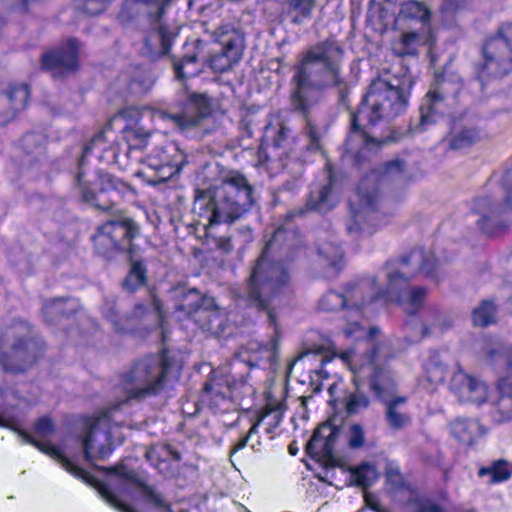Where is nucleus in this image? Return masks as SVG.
Returning a JSON list of instances; mask_svg holds the SVG:
<instances>
[{
	"label": "nucleus",
	"instance_id": "ea45409f",
	"mask_svg": "<svg viewBox=\"0 0 512 512\" xmlns=\"http://www.w3.org/2000/svg\"><path fill=\"white\" fill-rule=\"evenodd\" d=\"M314 5L315 0H288L289 11L295 14L293 21L296 23L310 18Z\"/></svg>",
	"mask_w": 512,
	"mask_h": 512
},
{
	"label": "nucleus",
	"instance_id": "39448f33",
	"mask_svg": "<svg viewBox=\"0 0 512 512\" xmlns=\"http://www.w3.org/2000/svg\"><path fill=\"white\" fill-rule=\"evenodd\" d=\"M412 79L408 75L402 78L384 75L374 79L364 96L357 114L352 115L351 133L347 140V149L351 152V143L360 141L365 146L375 142L361 127L360 122L367 120L375 124L379 120H389L403 113L408 105Z\"/></svg>",
	"mask_w": 512,
	"mask_h": 512
},
{
	"label": "nucleus",
	"instance_id": "f8f14e48",
	"mask_svg": "<svg viewBox=\"0 0 512 512\" xmlns=\"http://www.w3.org/2000/svg\"><path fill=\"white\" fill-rule=\"evenodd\" d=\"M184 154L178 145L169 142L163 147H156L143 161L144 167L138 172L150 185L166 182L178 173L183 165Z\"/></svg>",
	"mask_w": 512,
	"mask_h": 512
},
{
	"label": "nucleus",
	"instance_id": "7ed1b4c3",
	"mask_svg": "<svg viewBox=\"0 0 512 512\" xmlns=\"http://www.w3.org/2000/svg\"><path fill=\"white\" fill-rule=\"evenodd\" d=\"M295 241L294 231L282 227L274 231L252 267L240 298L246 300L250 306L268 309L274 299L289 289L290 273L281 258L290 251Z\"/></svg>",
	"mask_w": 512,
	"mask_h": 512
},
{
	"label": "nucleus",
	"instance_id": "c85d7f7f",
	"mask_svg": "<svg viewBox=\"0 0 512 512\" xmlns=\"http://www.w3.org/2000/svg\"><path fill=\"white\" fill-rule=\"evenodd\" d=\"M6 98L10 105V111L7 115L0 114V125H5L12 120L16 113L22 111L29 99V90L26 85L11 86L6 92Z\"/></svg>",
	"mask_w": 512,
	"mask_h": 512
},
{
	"label": "nucleus",
	"instance_id": "f704fd0d",
	"mask_svg": "<svg viewBox=\"0 0 512 512\" xmlns=\"http://www.w3.org/2000/svg\"><path fill=\"white\" fill-rule=\"evenodd\" d=\"M288 137V129L283 125L268 124L265 127L261 149H278Z\"/></svg>",
	"mask_w": 512,
	"mask_h": 512
},
{
	"label": "nucleus",
	"instance_id": "774afa93",
	"mask_svg": "<svg viewBox=\"0 0 512 512\" xmlns=\"http://www.w3.org/2000/svg\"><path fill=\"white\" fill-rule=\"evenodd\" d=\"M290 454L295 455V449L290 448Z\"/></svg>",
	"mask_w": 512,
	"mask_h": 512
},
{
	"label": "nucleus",
	"instance_id": "a18cd8bd",
	"mask_svg": "<svg viewBox=\"0 0 512 512\" xmlns=\"http://www.w3.org/2000/svg\"><path fill=\"white\" fill-rule=\"evenodd\" d=\"M98 491L101 495V497L109 504L111 505L112 507H114L115 509L119 510L120 512H136L132 507H130L129 505L121 502L118 497L116 496V494L111 491V489H109L108 487H106L105 485H101L99 488H98Z\"/></svg>",
	"mask_w": 512,
	"mask_h": 512
},
{
	"label": "nucleus",
	"instance_id": "a19ab883",
	"mask_svg": "<svg viewBox=\"0 0 512 512\" xmlns=\"http://www.w3.org/2000/svg\"><path fill=\"white\" fill-rule=\"evenodd\" d=\"M369 398L366 394L356 391L344 398L345 409L348 414H356L369 406Z\"/></svg>",
	"mask_w": 512,
	"mask_h": 512
},
{
	"label": "nucleus",
	"instance_id": "c9c22d12",
	"mask_svg": "<svg viewBox=\"0 0 512 512\" xmlns=\"http://www.w3.org/2000/svg\"><path fill=\"white\" fill-rule=\"evenodd\" d=\"M496 307L489 301L484 300L473 310V323L477 326H487L495 321Z\"/></svg>",
	"mask_w": 512,
	"mask_h": 512
},
{
	"label": "nucleus",
	"instance_id": "de8ad7c7",
	"mask_svg": "<svg viewBox=\"0 0 512 512\" xmlns=\"http://www.w3.org/2000/svg\"><path fill=\"white\" fill-rule=\"evenodd\" d=\"M171 450L167 446H152L146 452L147 460L156 468L170 456Z\"/></svg>",
	"mask_w": 512,
	"mask_h": 512
},
{
	"label": "nucleus",
	"instance_id": "f03ea898",
	"mask_svg": "<svg viewBox=\"0 0 512 512\" xmlns=\"http://www.w3.org/2000/svg\"><path fill=\"white\" fill-rule=\"evenodd\" d=\"M366 348H373L369 355H362L354 350L340 353L333 350L331 355H324L322 349L315 352L305 351L295 359V362L311 361L315 358L324 365L338 357L351 371L352 381L357 389L365 380L369 381L371 391L385 405V420L388 427L393 431L403 430L410 425L411 415L407 410V396L397 394L395 375L386 366V360L394 355L392 348L386 342L375 347L368 342Z\"/></svg>",
	"mask_w": 512,
	"mask_h": 512
},
{
	"label": "nucleus",
	"instance_id": "09e8293b",
	"mask_svg": "<svg viewBox=\"0 0 512 512\" xmlns=\"http://www.w3.org/2000/svg\"><path fill=\"white\" fill-rule=\"evenodd\" d=\"M446 374V368L441 364H427L425 366L426 380L432 385L442 383L446 378Z\"/></svg>",
	"mask_w": 512,
	"mask_h": 512
},
{
	"label": "nucleus",
	"instance_id": "bf43d9fd",
	"mask_svg": "<svg viewBox=\"0 0 512 512\" xmlns=\"http://www.w3.org/2000/svg\"><path fill=\"white\" fill-rule=\"evenodd\" d=\"M152 305H153L154 310L157 312L160 320L162 321L163 315H162V311H161L162 306H161L160 300L157 299L156 297H153Z\"/></svg>",
	"mask_w": 512,
	"mask_h": 512
},
{
	"label": "nucleus",
	"instance_id": "5701e85b",
	"mask_svg": "<svg viewBox=\"0 0 512 512\" xmlns=\"http://www.w3.org/2000/svg\"><path fill=\"white\" fill-rule=\"evenodd\" d=\"M452 389L462 402L481 404L488 398L487 385L463 372H458L453 376Z\"/></svg>",
	"mask_w": 512,
	"mask_h": 512
},
{
	"label": "nucleus",
	"instance_id": "7c9ffc66",
	"mask_svg": "<svg viewBox=\"0 0 512 512\" xmlns=\"http://www.w3.org/2000/svg\"><path fill=\"white\" fill-rule=\"evenodd\" d=\"M452 434L462 443L472 444L480 434V425L475 420L458 419L451 424Z\"/></svg>",
	"mask_w": 512,
	"mask_h": 512
},
{
	"label": "nucleus",
	"instance_id": "e433bc0d",
	"mask_svg": "<svg viewBox=\"0 0 512 512\" xmlns=\"http://www.w3.org/2000/svg\"><path fill=\"white\" fill-rule=\"evenodd\" d=\"M351 476L355 485L366 488L377 479V472L373 465L363 463L353 469Z\"/></svg>",
	"mask_w": 512,
	"mask_h": 512
},
{
	"label": "nucleus",
	"instance_id": "69168bd1",
	"mask_svg": "<svg viewBox=\"0 0 512 512\" xmlns=\"http://www.w3.org/2000/svg\"><path fill=\"white\" fill-rule=\"evenodd\" d=\"M440 315L438 312H435V321H433L432 325H436L438 323V319H439Z\"/></svg>",
	"mask_w": 512,
	"mask_h": 512
},
{
	"label": "nucleus",
	"instance_id": "4d7b16f0",
	"mask_svg": "<svg viewBox=\"0 0 512 512\" xmlns=\"http://www.w3.org/2000/svg\"><path fill=\"white\" fill-rule=\"evenodd\" d=\"M13 2V9L19 12L27 11L28 6L36 0H10Z\"/></svg>",
	"mask_w": 512,
	"mask_h": 512
},
{
	"label": "nucleus",
	"instance_id": "a878e982",
	"mask_svg": "<svg viewBox=\"0 0 512 512\" xmlns=\"http://www.w3.org/2000/svg\"><path fill=\"white\" fill-rule=\"evenodd\" d=\"M432 41L433 36L430 29L423 28L421 32L403 33L393 49L400 56L416 55L420 46L431 45Z\"/></svg>",
	"mask_w": 512,
	"mask_h": 512
},
{
	"label": "nucleus",
	"instance_id": "cd10ccee",
	"mask_svg": "<svg viewBox=\"0 0 512 512\" xmlns=\"http://www.w3.org/2000/svg\"><path fill=\"white\" fill-rule=\"evenodd\" d=\"M496 361L507 366V375L498 381V390L501 393V408H508L512 404V349H503L496 353Z\"/></svg>",
	"mask_w": 512,
	"mask_h": 512
},
{
	"label": "nucleus",
	"instance_id": "6e6552de",
	"mask_svg": "<svg viewBox=\"0 0 512 512\" xmlns=\"http://www.w3.org/2000/svg\"><path fill=\"white\" fill-rule=\"evenodd\" d=\"M180 367L166 352L148 356L136 363L127 376L124 390L125 401L143 399L158 394L171 375H179Z\"/></svg>",
	"mask_w": 512,
	"mask_h": 512
},
{
	"label": "nucleus",
	"instance_id": "9b49d317",
	"mask_svg": "<svg viewBox=\"0 0 512 512\" xmlns=\"http://www.w3.org/2000/svg\"><path fill=\"white\" fill-rule=\"evenodd\" d=\"M483 58L481 79L502 77L512 71V24L502 26L498 35L486 41Z\"/></svg>",
	"mask_w": 512,
	"mask_h": 512
},
{
	"label": "nucleus",
	"instance_id": "2f4dec72",
	"mask_svg": "<svg viewBox=\"0 0 512 512\" xmlns=\"http://www.w3.org/2000/svg\"><path fill=\"white\" fill-rule=\"evenodd\" d=\"M154 83V76L151 71L143 67H135L130 72L128 89L131 93L141 94L147 92Z\"/></svg>",
	"mask_w": 512,
	"mask_h": 512
},
{
	"label": "nucleus",
	"instance_id": "4468645a",
	"mask_svg": "<svg viewBox=\"0 0 512 512\" xmlns=\"http://www.w3.org/2000/svg\"><path fill=\"white\" fill-rule=\"evenodd\" d=\"M177 296H181L177 306L179 311L188 316H194L195 321L200 322V327L208 331H216L222 323V316L212 297L203 296L196 289L180 290Z\"/></svg>",
	"mask_w": 512,
	"mask_h": 512
},
{
	"label": "nucleus",
	"instance_id": "c03bdc74",
	"mask_svg": "<svg viewBox=\"0 0 512 512\" xmlns=\"http://www.w3.org/2000/svg\"><path fill=\"white\" fill-rule=\"evenodd\" d=\"M113 0H77V8L89 15H98L105 11Z\"/></svg>",
	"mask_w": 512,
	"mask_h": 512
},
{
	"label": "nucleus",
	"instance_id": "b1692460",
	"mask_svg": "<svg viewBox=\"0 0 512 512\" xmlns=\"http://www.w3.org/2000/svg\"><path fill=\"white\" fill-rule=\"evenodd\" d=\"M78 50V42L75 39H69L63 47L44 54L42 65L46 69L55 71H73L78 66Z\"/></svg>",
	"mask_w": 512,
	"mask_h": 512
},
{
	"label": "nucleus",
	"instance_id": "6ab92c4d",
	"mask_svg": "<svg viewBox=\"0 0 512 512\" xmlns=\"http://www.w3.org/2000/svg\"><path fill=\"white\" fill-rule=\"evenodd\" d=\"M115 477L117 491L121 494H131L134 491L139 492L155 508L162 512H171L169 504L158 494L151 486L145 484L137 474L124 466L110 468Z\"/></svg>",
	"mask_w": 512,
	"mask_h": 512
},
{
	"label": "nucleus",
	"instance_id": "c756f323",
	"mask_svg": "<svg viewBox=\"0 0 512 512\" xmlns=\"http://www.w3.org/2000/svg\"><path fill=\"white\" fill-rule=\"evenodd\" d=\"M398 18L401 20H416L423 24V28H427L430 21V11L421 2L407 1L400 5Z\"/></svg>",
	"mask_w": 512,
	"mask_h": 512
},
{
	"label": "nucleus",
	"instance_id": "bb28decb",
	"mask_svg": "<svg viewBox=\"0 0 512 512\" xmlns=\"http://www.w3.org/2000/svg\"><path fill=\"white\" fill-rule=\"evenodd\" d=\"M338 433V429L332 424H321L313 433L311 440L308 442L307 449L330 456L333 452Z\"/></svg>",
	"mask_w": 512,
	"mask_h": 512
},
{
	"label": "nucleus",
	"instance_id": "f257e3e1",
	"mask_svg": "<svg viewBox=\"0 0 512 512\" xmlns=\"http://www.w3.org/2000/svg\"><path fill=\"white\" fill-rule=\"evenodd\" d=\"M435 266L434 255H426L423 250L415 249L406 258L386 267L385 287L380 286L375 278L364 279L349 286L345 294L335 291L327 292L321 298L319 307L323 311L346 308L347 326L344 328V334L347 338L372 337L378 330L370 328L368 333L359 322L365 305L377 299L396 302L402 305L408 314H415L424 303L426 290L422 287L409 288V281L418 270L431 275Z\"/></svg>",
	"mask_w": 512,
	"mask_h": 512
},
{
	"label": "nucleus",
	"instance_id": "72a5a7b5",
	"mask_svg": "<svg viewBox=\"0 0 512 512\" xmlns=\"http://www.w3.org/2000/svg\"><path fill=\"white\" fill-rule=\"evenodd\" d=\"M76 305L77 303L74 299H52L44 304V317L48 322H50L54 316L70 314Z\"/></svg>",
	"mask_w": 512,
	"mask_h": 512
},
{
	"label": "nucleus",
	"instance_id": "393cba45",
	"mask_svg": "<svg viewBox=\"0 0 512 512\" xmlns=\"http://www.w3.org/2000/svg\"><path fill=\"white\" fill-rule=\"evenodd\" d=\"M333 185L334 180L329 172L327 183L311 191L307 206L321 213L331 210L337 202V195L333 191Z\"/></svg>",
	"mask_w": 512,
	"mask_h": 512
},
{
	"label": "nucleus",
	"instance_id": "3c124183",
	"mask_svg": "<svg viewBox=\"0 0 512 512\" xmlns=\"http://www.w3.org/2000/svg\"><path fill=\"white\" fill-rule=\"evenodd\" d=\"M365 442V432L361 425L353 424L349 430V446L352 448H360Z\"/></svg>",
	"mask_w": 512,
	"mask_h": 512
},
{
	"label": "nucleus",
	"instance_id": "20e7f679",
	"mask_svg": "<svg viewBox=\"0 0 512 512\" xmlns=\"http://www.w3.org/2000/svg\"><path fill=\"white\" fill-rule=\"evenodd\" d=\"M342 61L343 50L334 39L319 42L302 54L293 76L292 98L297 109L306 110L319 90L343 84Z\"/></svg>",
	"mask_w": 512,
	"mask_h": 512
},
{
	"label": "nucleus",
	"instance_id": "6e6d98bb",
	"mask_svg": "<svg viewBox=\"0 0 512 512\" xmlns=\"http://www.w3.org/2000/svg\"><path fill=\"white\" fill-rule=\"evenodd\" d=\"M416 512H447L443 506L432 500L421 502Z\"/></svg>",
	"mask_w": 512,
	"mask_h": 512
},
{
	"label": "nucleus",
	"instance_id": "1a4fd4ad",
	"mask_svg": "<svg viewBox=\"0 0 512 512\" xmlns=\"http://www.w3.org/2000/svg\"><path fill=\"white\" fill-rule=\"evenodd\" d=\"M168 0H125L119 13L122 22H127L140 14L152 19V27L144 37L143 53L151 58L169 52L173 35L161 21V15Z\"/></svg>",
	"mask_w": 512,
	"mask_h": 512
},
{
	"label": "nucleus",
	"instance_id": "ddd939ff",
	"mask_svg": "<svg viewBox=\"0 0 512 512\" xmlns=\"http://www.w3.org/2000/svg\"><path fill=\"white\" fill-rule=\"evenodd\" d=\"M462 89L458 77L455 80L443 79L435 89L426 94L420 106V123L417 129L421 132L435 123L440 115H444L456 104V96Z\"/></svg>",
	"mask_w": 512,
	"mask_h": 512
},
{
	"label": "nucleus",
	"instance_id": "603ef678",
	"mask_svg": "<svg viewBox=\"0 0 512 512\" xmlns=\"http://www.w3.org/2000/svg\"><path fill=\"white\" fill-rule=\"evenodd\" d=\"M196 62V57L186 56L180 63H174V70L176 77L178 79H183L186 75H194L196 73V69L185 72V68H187L190 64H194Z\"/></svg>",
	"mask_w": 512,
	"mask_h": 512
},
{
	"label": "nucleus",
	"instance_id": "49530a36",
	"mask_svg": "<svg viewBox=\"0 0 512 512\" xmlns=\"http://www.w3.org/2000/svg\"><path fill=\"white\" fill-rule=\"evenodd\" d=\"M485 474H491L492 482H502L510 477V471L505 462H497L491 468L480 469L479 475L483 476Z\"/></svg>",
	"mask_w": 512,
	"mask_h": 512
},
{
	"label": "nucleus",
	"instance_id": "412c9836",
	"mask_svg": "<svg viewBox=\"0 0 512 512\" xmlns=\"http://www.w3.org/2000/svg\"><path fill=\"white\" fill-rule=\"evenodd\" d=\"M239 398L236 387L232 386L228 380H212L206 383L202 395V400L215 413L235 410Z\"/></svg>",
	"mask_w": 512,
	"mask_h": 512
},
{
	"label": "nucleus",
	"instance_id": "aec40b11",
	"mask_svg": "<svg viewBox=\"0 0 512 512\" xmlns=\"http://www.w3.org/2000/svg\"><path fill=\"white\" fill-rule=\"evenodd\" d=\"M376 174L373 172L369 177L364 179L357 192L350 200V211L353 216V224L347 225V230L350 234L365 231L366 228L361 225L362 220H373L376 216L374 211L376 191L374 188H369V184L376 178Z\"/></svg>",
	"mask_w": 512,
	"mask_h": 512
},
{
	"label": "nucleus",
	"instance_id": "58836bf2",
	"mask_svg": "<svg viewBox=\"0 0 512 512\" xmlns=\"http://www.w3.org/2000/svg\"><path fill=\"white\" fill-rule=\"evenodd\" d=\"M482 137L483 134L476 128H464L453 137L451 147L454 149L466 148L478 142Z\"/></svg>",
	"mask_w": 512,
	"mask_h": 512
},
{
	"label": "nucleus",
	"instance_id": "680f3d73",
	"mask_svg": "<svg viewBox=\"0 0 512 512\" xmlns=\"http://www.w3.org/2000/svg\"><path fill=\"white\" fill-rule=\"evenodd\" d=\"M428 334V328L426 325H423L421 327V332L419 335L415 336V339L414 340H420L421 338H423L425 335Z\"/></svg>",
	"mask_w": 512,
	"mask_h": 512
},
{
	"label": "nucleus",
	"instance_id": "dca6fc26",
	"mask_svg": "<svg viewBox=\"0 0 512 512\" xmlns=\"http://www.w3.org/2000/svg\"><path fill=\"white\" fill-rule=\"evenodd\" d=\"M212 37L221 45V51L212 55L210 66L216 72H224L238 63L244 51L243 34L226 23L212 31Z\"/></svg>",
	"mask_w": 512,
	"mask_h": 512
},
{
	"label": "nucleus",
	"instance_id": "423d86ee",
	"mask_svg": "<svg viewBox=\"0 0 512 512\" xmlns=\"http://www.w3.org/2000/svg\"><path fill=\"white\" fill-rule=\"evenodd\" d=\"M120 146V144L115 143L114 132L110 127H106L96 134L90 143L84 147L83 155L79 162V172L76 179L82 199L101 210L112 209L121 198L133 191L125 182L114 178L110 174L98 172L96 180L100 189L96 193L90 188V180L86 179L87 175L84 171L85 159L93 153H98L100 161L107 164H121Z\"/></svg>",
	"mask_w": 512,
	"mask_h": 512
},
{
	"label": "nucleus",
	"instance_id": "473e14b6",
	"mask_svg": "<svg viewBox=\"0 0 512 512\" xmlns=\"http://www.w3.org/2000/svg\"><path fill=\"white\" fill-rule=\"evenodd\" d=\"M268 416H271L273 418L274 424L277 425L282 419V404L278 403L275 406L268 404L265 408V411L260 415L258 421L251 426V428L248 431V434L244 438H242L237 444H235L233 452L241 450L247 445L249 438L258 432V426L260 422L263 421Z\"/></svg>",
	"mask_w": 512,
	"mask_h": 512
},
{
	"label": "nucleus",
	"instance_id": "a211bd4d",
	"mask_svg": "<svg viewBox=\"0 0 512 512\" xmlns=\"http://www.w3.org/2000/svg\"><path fill=\"white\" fill-rule=\"evenodd\" d=\"M30 333V327L26 323L16 325L12 334L21 338L17 339L9 351L0 356V362L6 371L13 373L25 371L37 358V343L33 340H24Z\"/></svg>",
	"mask_w": 512,
	"mask_h": 512
},
{
	"label": "nucleus",
	"instance_id": "13d9d810",
	"mask_svg": "<svg viewBox=\"0 0 512 512\" xmlns=\"http://www.w3.org/2000/svg\"><path fill=\"white\" fill-rule=\"evenodd\" d=\"M104 315H105V317H106L109 321H111V322L114 324L115 329H117V330H123V327H121V326L119 325L118 321L116 320V315H115V312H114L113 310H111L109 313L104 312Z\"/></svg>",
	"mask_w": 512,
	"mask_h": 512
},
{
	"label": "nucleus",
	"instance_id": "0e129e2a",
	"mask_svg": "<svg viewBox=\"0 0 512 512\" xmlns=\"http://www.w3.org/2000/svg\"><path fill=\"white\" fill-rule=\"evenodd\" d=\"M268 317H269L270 321L275 325V318H274L273 313L270 310L268 311Z\"/></svg>",
	"mask_w": 512,
	"mask_h": 512
},
{
	"label": "nucleus",
	"instance_id": "2eb2a0df",
	"mask_svg": "<svg viewBox=\"0 0 512 512\" xmlns=\"http://www.w3.org/2000/svg\"><path fill=\"white\" fill-rule=\"evenodd\" d=\"M138 233L139 227L135 222L128 218H120L101 225L93 236V242L99 254L107 255L117 249L129 248Z\"/></svg>",
	"mask_w": 512,
	"mask_h": 512
},
{
	"label": "nucleus",
	"instance_id": "4be33fe9",
	"mask_svg": "<svg viewBox=\"0 0 512 512\" xmlns=\"http://www.w3.org/2000/svg\"><path fill=\"white\" fill-rule=\"evenodd\" d=\"M208 99L203 95L192 94L179 112L168 113L166 117L182 131L199 125L200 121L210 114Z\"/></svg>",
	"mask_w": 512,
	"mask_h": 512
},
{
	"label": "nucleus",
	"instance_id": "37998d69",
	"mask_svg": "<svg viewBox=\"0 0 512 512\" xmlns=\"http://www.w3.org/2000/svg\"><path fill=\"white\" fill-rule=\"evenodd\" d=\"M145 268L140 262L133 263L131 270L124 281V286L129 290H134L145 281Z\"/></svg>",
	"mask_w": 512,
	"mask_h": 512
},
{
	"label": "nucleus",
	"instance_id": "338daca9",
	"mask_svg": "<svg viewBox=\"0 0 512 512\" xmlns=\"http://www.w3.org/2000/svg\"><path fill=\"white\" fill-rule=\"evenodd\" d=\"M290 454L295 455V449L290 448Z\"/></svg>",
	"mask_w": 512,
	"mask_h": 512
},
{
	"label": "nucleus",
	"instance_id": "f3484780",
	"mask_svg": "<svg viewBox=\"0 0 512 512\" xmlns=\"http://www.w3.org/2000/svg\"><path fill=\"white\" fill-rule=\"evenodd\" d=\"M53 432L54 424L51 419L42 417L35 424L34 436L24 431H21L20 435L24 442L33 444L39 450L54 458L67 472L88 483L90 476L85 470L72 463L59 448L40 440L49 437Z\"/></svg>",
	"mask_w": 512,
	"mask_h": 512
},
{
	"label": "nucleus",
	"instance_id": "0eeeda50",
	"mask_svg": "<svg viewBox=\"0 0 512 512\" xmlns=\"http://www.w3.org/2000/svg\"><path fill=\"white\" fill-rule=\"evenodd\" d=\"M252 188L240 174L227 177L213 189L199 191L194 201V212L205 227L232 223L252 204Z\"/></svg>",
	"mask_w": 512,
	"mask_h": 512
},
{
	"label": "nucleus",
	"instance_id": "864d4df0",
	"mask_svg": "<svg viewBox=\"0 0 512 512\" xmlns=\"http://www.w3.org/2000/svg\"><path fill=\"white\" fill-rule=\"evenodd\" d=\"M465 0H443L441 13L446 20H449L462 7Z\"/></svg>",
	"mask_w": 512,
	"mask_h": 512
},
{
	"label": "nucleus",
	"instance_id": "052dcab7",
	"mask_svg": "<svg viewBox=\"0 0 512 512\" xmlns=\"http://www.w3.org/2000/svg\"><path fill=\"white\" fill-rule=\"evenodd\" d=\"M38 138L35 134H27L23 139V144L25 147H28L31 142H34L35 139Z\"/></svg>",
	"mask_w": 512,
	"mask_h": 512
},
{
	"label": "nucleus",
	"instance_id": "5fc2aeb1",
	"mask_svg": "<svg viewBox=\"0 0 512 512\" xmlns=\"http://www.w3.org/2000/svg\"><path fill=\"white\" fill-rule=\"evenodd\" d=\"M305 135L308 138L307 148L312 151H316L320 149V137L313 125L308 123L305 127Z\"/></svg>",
	"mask_w": 512,
	"mask_h": 512
},
{
	"label": "nucleus",
	"instance_id": "e2e57ef3",
	"mask_svg": "<svg viewBox=\"0 0 512 512\" xmlns=\"http://www.w3.org/2000/svg\"><path fill=\"white\" fill-rule=\"evenodd\" d=\"M512 418V411H508L503 417L502 420H509Z\"/></svg>",
	"mask_w": 512,
	"mask_h": 512
},
{
	"label": "nucleus",
	"instance_id": "4c0bfd02",
	"mask_svg": "<svg viewBox=\"0 0 512 512\" xmlns=\"http://www.w3.org/2000/svg\"><path fill=\"white\" fill-rule=\"evenodd\" d=\"M123 139L125 141L124 145L127 148V157H129L132 152L143 149L147 144V135L134 128L124 129Z\"/></svg>",
	"mask_w": 512,
	"mask_h": 512
},
{
	"label": "nucleus",
	"instance_id": "79ce46f5",
	"mask_svg": "<svg viewBox=\"0 0 512 512\" xmlns=\"http://www.w3.org/2000/svg\"><path fill=\"white\" fill-rule=\"evenodd\" d=\"M319 254L323 255L325 260L328 261L329 265H331L336 272L341 269L343 253L339 246L333 243H325L319 247Z\"/></svg>",
	"mask_w": 512,
	"mask_h": 512
},
{
	"label": "nucleus",
	"instance_id": "9d476101",
	"mask_svg": "<svg viewBox=\"0 0 512 512\" xmlns=\"http://www.w3.org/2000/svg\"><path fill=\"white\" fill-rule=\"evenodd\" d=\"M110 408L98 417H89L84 423L85 435L80 439L84 457L87 461L104 460L111 451L115 442H121L120 438L113 439L116 426L111 424L112 411Z\"/></svg>",
	"mask_w": 512,
	"mask_h": 512
},
{
	"label": "nucleus",
	"instance_id": "8fccbe9b",
	"mask_svg": "<svg viewBox=\"0 0 512 512\" xmlns=\"http://www.w3.org/2000/svg\"><path fill=\"white\" fill-rule=\"evenodd\" d=\"M404 170V164L399 159L386 163L383 170L379 173V179L386 181L389 179L397 178Z\"/></svg>",
	"mask_w": 512,
	"mask_h": 512
}]
</instances>
